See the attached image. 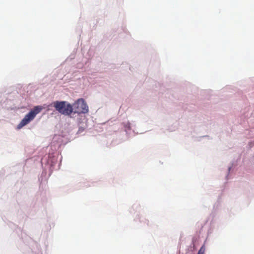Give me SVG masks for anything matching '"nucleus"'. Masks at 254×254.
I'll use <instances>...</instances> for the list:
<instances>
[{"label": "nucleus", "instance_id": "1", "mask_svg": "<svg viewBox=\"0 0 254 254\" xmlns=\"http://www.w3.org/2000/svg\"><path fill=\"white\" fill-rule=\"evenodd\" d=\"M54 107L60 113L69 116L73 112V107L66 101H56L53 103Z\"/></svg>", "mask_w": 254, "mask_h": 254}, {"label": "nucleus", "instance_id": "2", "mask_svg": "<svg viewBox=\"0 0 254 254\" xmlns=\"http://www.w3.org/2000/svg\"><path fill=\"white\" fill-rule=\"evenodd\" d=\"M42 107L40 106L35 107L30 112L25 115L20 123L17 126V128L20 129L24 126L28 124L30 121H32L37 114L42 110Z\"/></svg>", "mask_w": 254, "mask_h": 254}, {"label": "nucleus", "instance_id": "3", "mask_svg": "<svg viewBox=\"0 0 254 254\" xmlns=\"http://www.w3.org/2000/svg\"><path fill=\"white\" fill-rule=\"evenodd\" d=\"M74 112L78 114H85L88 112V107L82 98L78 99L73 104Z\"/></svg>", "mask_w": 254, "mask_h": 254}, {"label": "nucleus", "instance_id": "4", "mask_svg": "<svg viewBox=\"0 0 254 254\" xmlns=\"http://www.w3.org/2000/svg\"><path fill=\"white\" fill-rule=\"evenodd\" d=\"M50 160L51 162V166H54L58 162V157L57 155H53L52 156L49 155V162Z\"/></svg>", "mask_w": 254, "mask_h": 254}, {"label": "nucleus", "instance_id": "5", "mask_svg": "<svg viewBox=\"0 0 254 254\" xmlns=\"http://www.w3.org/2000/svg\"><path fill=\"white\" fill-rule=\"evenodd\" d=\"M205 248L203 246H202L200 249H199L197 254H204V252H205Z\"/></svg>", "mask_w": 254, "mask_h": 254}]
</instances>
